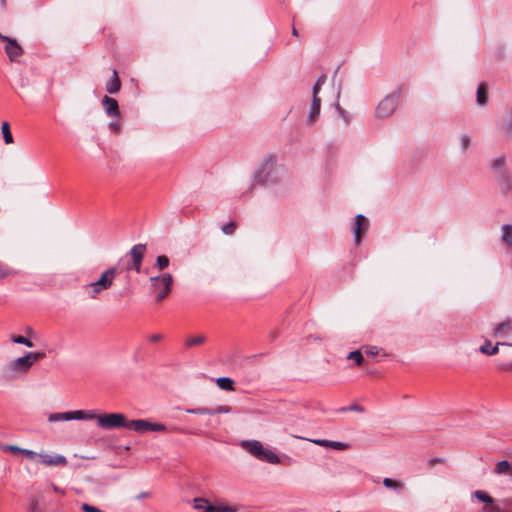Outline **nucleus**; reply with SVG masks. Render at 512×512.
Instances as JSON below:
<instances>
[{
    "label": "nucleus",
    "mask_w": 512,
    "mask_h": 512,
    "mask_svg": "<svg viewBox=\"0 0 512 512\" xmlns=\"http://www.w3.org/2000/svg\"><path fill=\"white\" fill-rule=\"evenodd\" d=\"M102 105L108 116L114 118L120 117L119 105L116 99L104 96L102 99Z\"/></svg>",
    "instance_id": "12"
},
{
    "label": "nucleus",
    "mask_w": 512,
    "mask_h": 512,
    "mask_svg": "<svg viewBox=\"0 0 512 512\" xmlns=\"http://www.w3.org/2000/svg\"><path fill=\"white\" fill-rule=\"evenodd\" d=\"M117 275V268L111 267L102 272L100 278L91 282L83 287L84 291L88 294L90 299H97L98 295L111 288Z\"/></svg>",
    "instance_id": "3"
},
{
    "label": "nucleus",
    "mask_w": 512,
    "mask_h": 512,
    "mask_svg": "<svg viewBox=\"0 0 512 512\" xmlns=\"http://www.w3.org/2000/svg\"><path fill=\"white\" fill-rule=\"evenodd\" d=\"M348 359L354 360L356 365H361L363 362L362 353L359 350L352 351L348 354Z\"/></svg>",
    "instance_id": "37"
},
{
    "label": "nucleus",
    "mask_w": 512,
    "mask_h": 512,
    "mask_svg": "<svg viewBox=\"0 0 512 512\" xmlns=\"http://www.w3.org/2000/svg\"><path fill=\"white\" fill-rule=\"evenodd\" d=\"M236 228V222L230 221L229 223L222 225L221 230L226 235H232L235 232Z\"/></svg>",
    "instance_id": "36"
},
{
    "label": "nucleus",
    "mask_w": 512,
    "mask_h": 512,
    "mask_svg": "<svg viewBox=\"0 0 512 512\" xmlns=\"http://www.w3.org/2000/svg\"><path fill=\"white\" fill-rule=\"evenodd\" d=\"M401 97V88L393 91L391 94L385 96L377 105L375 109V116L378 119H386L391 117L396 111L399 100Z\"/></svg>",
    "instance_id": "6"
},
{
    "label": "nucleus",
    "mask_w": 512,
    "mask_h": 512,
    "mask_svg": "<svg viewBox=\"0 0 512 512\" xmlns=\"http://www.w3.org/2000/svg\"><path fill=\"white\" fill-rule=\"evenodd\" d=\"M511 331H512V320L511 319H507L506 321L498 324L494 328V335L495 336H501V335H504V334H508Z\"/></svg>",
    "instance_id": "21"
},
{
    "label": "nucleus",
    "mask_w": 512,
    "mask_h": 512,
    "mask_svg": "<svg viewBox=\"0 0 512 512\" xmlns=\"http://www.w3.org/2000/svg\"><path fill=\"white\" fill-rule=\"evenodd\" d=\"M501 238L509 248H512V224L501 226Z\"/></svg>",
    "instance_id": "19"
},
{
    "label": "nucleus",
    "mask_w": 512,
    "mask_h": 512,
    "mask_svg": "<svg viewBox=\"0 0 512 512\" xmlns=\"http://www.w3.org/2000/svg\"><path fill=\"white\" fill-rule=\"evenodd\" d=\"M499 184L504 193H508L512 190V180L510 174L507 171H503L499 176Z\"/></svg>",
    "instance_id": "18"
},
{
    "label": "nucleus",
    "mask_w": 512,
    "mask_h": 512,
    "mask_svg": "<svg viewBox=\"0 0 512 512\" xmlns=\"http://www.w3.org/2000/svg\"><path fill=\"white\" fill-rule=\"evenodd\" d=\"M512 464L509 463L507 460H502L496 464L494 472L496 474L502 475V474H509L511 471Z\"/></svg>",
    "instance_id": "26"
},
{
    "label": "nucleus",
    "mask_w": 512,
    "mask_h": 512,
    "mask_svg": "<svg viewBox=\"0 0 512 512\" xmlns=\"http://www.w3.org/2000/svg\"><path fill=\"white\" fill-rule=\"evenodd\" d=\"M499 345L512 346L510 343L498 342L495 346H492L491 341L486 340L483 345L480 346L479 350L481 353L486 355H495L498 353Z\"/></svg>",
    "instance_id": "16"
},
{
    "label": "nucleus",
    "mask_w": 512,
    "mask_h": 512,
    "mask_svg": "<svg viewBox=\"0 0 512 512\" xmlns=\"http://www.w3.org/2000/svg\"><path fill=\"white\" fill-rule=\"evenodd\" d=\"M278 180L276 158L273 155L266 156L257 170L254 172L253 181L258 185L273 184Z\"/></svg>",
    "instance_id": "2"
},
{
    "label": "nucleus",
    "mask_w": 512,
    "mask_h": 512,
    "mask_svg": "<svg viewBox=\"0 0 512 512\" xmlns=\"http://www.w3.org/2000/svg\"><path fill=\"white\" fill-rule=\"evenodd\" d=\"M120 88H121V82L118 77L117 71L114 69L111 80L109 82H107V84H106V91L109 94H115L120 90Z\"/></svg>",
    "instance_id": "17"
},
{
    "label": "nucleus",
    "mask_w": 512,
    "mask_h": 512,
    "mask_svg": "<svg viewBox=\"0 0 512 512\" xmlns=\"http://www.w3.org/2000/svg\"><path fill=\"white\" fill-rule=\"evenodd\" d=\"M206 341V337L204 335L191 336L186 339V346L188 348L198 346L203 344Z\"/></svg>",
    "instance_id": "28"
},
{
    "label": "nucleus",
    "mask_w": 512,
    "mask_h": 512,
    "mask_svg": "<svg viewBox=\"0 0 512 512\" xmlns=\"http://www.w3.org/2000/svg\"><path fill=\"white\" fill-rule=\"evenodd\" d=\"M341 411H355V412H364V408L358 404H352L348 407H343Z\"/></svg>",
    "instance_id": "42"
},
{
    "label": "nucleus",
    "mask_w": 512,
    "mask_h": 512,
    "mask_svg": "<svg viewBox=\"0 0 512 512\" xmlns=\"http://www.w3.org/2000/svg\"><path fill=\"white\" fill-rule=\"evenodd\" d=\"M477 103L480 106H484L488 102V91L484 83L479 84L477 88Z\"/></svg>",
    "instance_id": "22"
},
{
    "label": "nucleus",
    "mask_w": 512,
    "mask_h": 512,
    "mask_svg": "<svg viewBox=\"0 0 512 512\" xmlns=\"http://www.w3.org/2000/svg\"><path fill=\"white\" fill-rule=\"evenodd\" d=\"M3 138L6 144H11L13 142V136L10 131V126L7 122H4L1 127Z\"/></svg>",
    "instance_id": "32"
},
{
    "label": "nucleus",
    "mask_w": 512,
    "mask_h": 512,
    "mask_svg": "<svg viewBox=\"0 0 512 512\" xmlns=\"http://www.w3.org/2000/svg\"><path fill=\"white\" fill-rule=\"evenodd\" d=\"M241 447L258 459H260L264 449L262 443L257 440H244L241 442Z\"/></svg>",
    "instance_id": "13"
},
{
    "label": "nucleus",
    "mask_w": 512,
    "mask_h": 512,
    "mask_svg": "<svg viewBox=\"0 0 512 512\" xmlns=\"http://www.w3.org/2000/svg\"><path fill=\"white\" fill-rule=\"evenodd\" d=\"M0 6L2 8H5L6 7V0H0Z\"/></svg>",
    "instance_id": "56"
},
{
    "label": "nucleus",
    "mask_w": 512,
    "mask_h": 512,
    "mask_svg": "<svg viewBox=\"0 0 512 512\" xmlns=\"http://www.w3.org/2000/svg\"><path fill=\"white\" fill-rule=\"evenodd\" d=\"M150 292L156 295V301H163L171 292L173 286V277L170 273H163L151 276Z\"/></svg>",
    "instance_id": "5"
},
{
    "label": "nucleus",
    "mask_w": 512,
    "mask_h": 512,
    "mask_svg": "<svg viewBox=\"0 0 512 512\" xmlns=\"http://www.w3.org/2000/svg\"><path fill=\"white\" fill-rule=\"evenodd\" d=\"M473 496L475 498H477L478 500L489 504V506L494 504V499L485 491L476 490V491L473 492Z\"/></svg>",
    "instance_id": "27"
},
{
    "label": "nucleus",
    "mask_w": 512,
    "mask_h": 512,
    "mask_svg": "<svg viewBox=\"0 0 512 512\" xmlns=\"http://www.w3.org/2000/svg\"><path fill=\"white\" fill-rule=\"evenodd\" d=\"M194 503H195L194 508L196 510H202V509L204 510L206 507L204 504L207 503V501L203 498H195Z\"/></svg>",
    "instance_id": "44"
},
{
    "label": "nucleus",
    "mask_w": 512,
    "mask_h": 512,
    "mask_svg": "<svg viewBox=\"0 0 512 512\" xmlns=\"http://www.w3.org/2000/svg\"><path fill=\"white\" fill-rule=\"evenodd\" d=\"M145 251H146L145 244H136L131 248V250L129 252V254L133 260L132 268H134L136 270V272H140V270H141V265H142Z\"/></svg>",
    "instance_id": "11"
},
{
    "label": "nucleus",
    "mask_w": 512,
    "mask_h": 512,
    "mask_svg": "<svg viewBox=\"0 0 512 512\" xmlns=\"http://www.w3.org/2000/svg\"><path fill=\"white\" fill-rule=\"evenodd\" d=\"M511 505H512V499L506 498V499H503L501 501V506L502 507H506L508 509V507L511 506Z\"/></svg>",
    "instance_id": "50"
},
{
    "label": "nucleus",
    "mask_w": 512,
    "mask_h": 512,
    "mask_svg": "<svg viewBox=\"0 0 512 512\" xmlns=\"http://www.w3.org/2000/svg\"><path fill=\"white\" fill-rule=\"evenodd\" d=\"M259 460L266 461L271 464H277L279 463L280 459L277 454H275L271 450L263 449V453L261 454V457Z\"/></svg>",
    "instance_id": "25"
},
{
    "label": "nucleus",
    "mask_w": 512,
    "mask_h": 512,
    "mask_svg": "<svg viewBox=\"0 0 512 512\" xmlns=\"http://www.w3.org/2000/svg\"><path fill=\"white\" fill-rule=\"evenodd\" d=\"M506 130L509 133L512 132V117H511V120L506 123Z\"/></svg>",
    "instance_id": "52"
},
{
    "label": "nucleus",
    "mask_w": 512,
    "mask_h": 512,
    "mask_svg": "<svg viewBox=\"0 0 512 512\" xmlns=\"http://www.w3.org/2000/svg\"><path fill=\"white\" fill-rule=\"evenodd\" d=\"M54 491L55 492H60V489L57 486H54Z\"/></svg>",
    "instance_id": "57"
},
{
    "label": "nucleus",
    "mask_w": 512,
    "mask_h": 512,
    "mask_svg": "<svg viewBox=\"0 0 512 512\" xmlns=\"http://www.w3.org/2000/svg\"><path fill=\"white\" fill-rule=\"evenodd\" d=\"M23 448L17 447V446H8L7 450L13 452V453H21Z\"/></svg>",
    "instance_id": "51"
},
{
    "label": "nucleus",
    "mask_w": 512,
    "mask_h": 512,
    "mask_svg": "<svg viewBox=\"0 0 512 512\" xmlns=\"http://www.w3.org/2000/svg\"><path fill=\"white\" fill-rule=\"evenodd\" d=\"M383 485L386 488L394 489V490H402L404 488V484L397 482L391 478H384Z\"/></svg>",
    "instance_id": "33"
},
{
    "label": "nucleus",
    "mask_w": 512,
    "mask_h": 512,
    "mask_svg": "<svg viewBox=\"0 0 512 512\" xmlns=\"http://www.w3.org/2000/svg\"><path fill=\"white\" fill-rule=\"evenodd\" d=\"M11 341L13 343H16V344L25 345V346H27L29 348L34 346L33 342L30 339H28V338H26V337H24L22 335L12 336L11 337Z\"/></svg>",
    "instance_id": "34"
},
{
    "label": "nucleus",
    "mask_w": 512,
    "mask_h": 512,
    "mask_svg": "<svg viewBox=\"0 0 512 512\" xmlns=\"http://www.w3.org/2000/svg\"><path fill=\"white\" fill-rule=\"evenodd\" d=\"M368 226H369V222L364 215L358 214L355 217L354 237H355V243L357 245L361 241V232L367 231Z\"/></svg>",
    "instance_id": "14"
},
{
    "label": "nucleus",
    "mask_w": 512,
    "mask_h": 512,
    "mask_svg": "<svg viewBox=\"0 0 512 512\" xmlns=\"http://www.w3.org/2000/svg\"><path fill=\"white\" fill-rule=\"evenodd\" d=\"M28 511L29 512H45L41 506H40V499L35 497V496H31L29 497V507H28Z\"/></svg>",
    "instance_id": "30"
},
{
    "label": "nucleus",
    "mask_w": 512,
    "mask_h": 512,
    "mask_svg": "<svg viewBox=\"0 0 512 512\" xmlns=\"http://www.w3.org/2000/svg\"><path fill=\"white\" fill-rule=\"evenodd\" d=\"M27 356H29V360L31 361V364L33 365L38 360L43 359L45 357V353H42V352H28Z\"/></svg>",
    "instance_id": "39"
},
{
    "label": "nucleus",
    "mask_w": 512,
    "mask_h": 512,
    "mask_svg": "<svg viewBox=\"0 0 512 512\" xmlns=\"http://www.w3.org/2000/svg\"><path fill=\"white\" fill-rule=\"evenodd\" d=\"M309 441H311L312 443H314L318 446L332 448L335 450H345L349 446L347 443H344V442L332 441V440H326V439H309Z\"/></svg>",
    "instance_id": "15"
},
{
    "label": "nucleus",
    "mask_w": 512,
    "mask_h": 512,
    "mask_svg": "<svg viewBox=\"0 0 512 512\" xmlns=\"http://www.w3.org/2000/svg\"><path fill=\"white\" fill-rule=\"evenodd\" d=\"M0 39H1L2 41H5V42H6V41L9 39V37H8V36H5V35H2V34L0 33Z\"/></svg>",
    "instance_id": "54"
},
{
    "label": "nucleus",
    "mask_w": 512,
    "mask_h": 512,
    "mask_svg": "<svg viewBox=\"0 0 512 512\" xmlns=\"http://www.w3.org/2000/svg\"><path fill=\"white\" fill-rule=\"evenodd\" d=\"M460 148L463 152H466L471 145V137L467 133H462L459 136Z\"/></svg>",
    "instance_id": "31"
},
{
    "label": "nucleus",
    "mask_w": 512,
    "mask_h": 512,
    "mask_svg": "<svg viewBox=\"0 0 512 512\" xmlns=\"http://www.w3.org/2000/svg\"><path fill=\"white\" fill-rule=\"evenodd\" d=\"M202 512H237V509L226 505H207Z\"/></svg>",
    "instance_id": "23"
},
{
    "label": "nucleus",
    "mask_w": 512,
    "mask_h": 512,
    "mask_svg": "<svg viewBox=\"0 0 512 512\" xmlns=\"http://www.w3.org/2000/svg\"><path fill=\"white\" fill-rule=\"evenodd\" d=\"M86 412L92 415V418H88V420H96L97 425L104 430L126 428L138 433H145L148 431L164 432L167 429L164 424L153 423L147 419L129 421L123 413H105L98 415L93 410H86Z\"/></svg>",
    "instance_id": "1"
},
{
    "label": "nucleus",
    "mask_w": 512,
    "mask_h": 512,
    "mask_svg": "<svg viewBox=\"0 0 512 512\" xmlns=\"http://www.w3.org/2000/svg\"><path fill=\"white\" fill-rule=\"evenodd\" d=\"M149 496V493L147 492H142L140 493L139 495H137V499H141V498H144V497H148Z\"/></svg>",
    "instance_id": "53"
},
{
    "label": "nucleus",
    "mask_w": 512,
    "mask_h": 512,
    "mask_svg": "<svg viewBox=\"0 0 512 512\" xmlns=\"http://www.w3.org/2000/svg\"><path fill=\"white\" fill-rule=\"evenodd\" d=\"M109 129H110L111 132H113L115 134H119L120 133L121 125L119 123V118H115V120H112L109 123Z\"/></svg>",
    "instance_id": "40"
},
{
    "label": "nucleus",
    "mask_w": 512,
    "mask_h": 512,
    "mask_svg": "<svg viewBox=\"0 0 512 512\" xmlns=\"http://www.w3.org/2000/svg\"><path fill=\"white\" fill-rule=\"evenodd\" d=\"M169 263V258L166 255H160L156 258L154 268L163 271L169 266Z\"/></svg>",
    "instance_id": "29"
},
{
    "label": "nucleus",
    "mask_w": 512,
    "mask_h": 512,
    "mask_svg": "<svg viewBox=\"0 0 512 512\" xmlns=\"http://www.w3.org/2000/svg\"><path fill=\"white\" fill-rule=\"evenodd\" d=\"M7 44L5 46V52L11 62H17L18 58L23 55V48L19 45V43L10 38L6 41Z\"/></svg>",
    "instance_id": "10"
},
{
    "label": "nucleus",
    "mask_w": 512,
    "mask_h": 512,
    "mask_svg": "<svg viewBox=\"0 0 512 512\" xmlns=\"http://www.w3.org/2000/svg\"><path fill=\"white\" fill-rule=\"evenodd\" d=\"M484 511H486V512H511L509 509H507L506 507H502L499 504H497V505L492 504L491 506H486V507H484Z\"/></svg>",
    "instance_id": "38"
},
{
    "label": "nucleus",
    "mask_w": 512,
    "mask_h": 512,
    "mask_svg": "<svg viewBox=\"0 0 512 512\" xmlns=\"http://www.w3.org/2000/svg\"><path fill=\"white\" fill-rule=\"evenodd\" d=\"M218 387L222 390L233 391L234 381L229 377H220L216 381Z\"/></svg>",
    "instance_id": "24"
},
{
    "label": "nucleus",
    "mask_w": 512,
    "mask_h": 512,
    "mask_svg": "<svg viewBox=\"0 0 512 512\" xmlns=\"http://www.w3.org/2000/svg\"><path fill=\"white\" fill-rule=\"evenodd\" d=\"M336 512H340V511H336Z\"/></svg>",
    "instance_id": "60"
},
{
    "label": "nucleus",
    "mask_w": 512,
    "mask_h": 512,
    "mask_svg": "<svg viewBox=\"0 0 512 512\" xmlns=\"http://www.w3.org/2000/svg\"><path fill=\"white\" fill-rule=\"evenodd\" d=\"M27 333H32V329H31V328H29V329L27 330Z\"/></svg>",
    "instance_id": "59"
},
{
    "label": "nucleus",
    "mask_w": 512,
    "mask_h": 512,
    "mask_svg": "<svg viewBox=\"0 0 512 512\" xmlns=\"http://www.w3.org/2000/svg\"><path fill=\"white\" fill-rule=\"evenodd\" d=\"M230 412H231V408L229 406H226V405H220V406L212 409V415H215V414H227V413H230Z\"/></svg>",
    "instance_id": "41"
},
{
    "label": "nucleus",
    "mask_w": 512,
    "mask_h": 512,
    "mask_svg": "<svg viewBox=\"0 0 512 512\" xmlns=\"http://www.w3.org/2000/svg\"><path fill=\"white\" fill-rule=\"evenodd\" d=\"M326 80L327 76L325 74H321L312 87V99L306 116V124L310 127L319 119L321 111V98L319 97V92L321 87L326 83Z\"/></svg>",
    "instance_id": "4"
},
{
    "label": "nucleus",
    "mask_w": 512,
    "mask_h": 512,
    "mask_svg": "<svg viewBox=\"0 0 512 512\" xmlns=\"http://www.w3.org/2000/svg\"><path fill=\"white\" fill-rule=\"evenodd\" d=\"M82 510L85 511V512H103L102 510H100L99 508L97 507H94V506H91L89 504H86L84 503L82 505Z\"/></svg>",
    "instance_id": "45"
},
{
    "label": "nucleus",
    "mask_w": 512,
    "mask_h": 512,
    "mask_svg": "<svg viewBox=\"0 0 512 512\" xmlns=\"http://www.w3.org/2000/svg\"><path fill=\"white\" fill-rule=\"evenodd\" d=\"M92 415L88 414L86 410H74L67 412L52 413L48 416L49 422L71 421V420H88Z\"/></svg>",
    "instance_id": "8"
},
{
    "label": "nucleus",
    "mask_w": 512,
    "mask_h": 512,
    "mask_svg": "<svg viewBox=\"0 0 512 512\" xmlns=\"http://www.w3.org/2000/svg\"><path fill=\"white\" fill-rule=\"evenodd\" d=\"M21 454H23L24 456H26L29 459H35L36 457L39 458V454L40 453H37V452H35L33 450H29V449H24L23 448L22 451H21Z\"/></svg>",
    "instance_id": "43"
},
{
    "label": "nucleus",
    "mask_w": 512,
    "mask_h": 512,
    "mask_svg": "<svg viewBox=\"0 0 512 512\" xmlns=\"http://www.w3.org/2000/svg\"><path fill=\"white\" fill-rule=\"evenodd\" d=\"M185 411L190 414L212 415V408L198 407V408L186 409Z\"/></svg>",
    "instance_id": "35"
},
{
    "label": "nucleus",
    "mask_w": 512,
    "mask_h": 512,
    "mask_svg": "<svg viewBox=\"0 0 512 512\" xmlns=\"http://www.w3.org/2000/svg\"><path fill=\"white\" fill-rule=\"evenodd\" d=\"M163 339V335L162 334H159V333H156V334H152L149 336V340L151 342H159Z\"/></svg>",
    "instance_id": "48"
},
{
    "label": "nucleus",
    "mask_w": 512,
    "mask_h": 512,
    "mask_svg": "<svg viewBox=\"0 0 512 512\" xmlns=\"http://www.w3.org/2000/svg\"><path fill=\"white\" fill-rule=\"evenodd\" d=\"M505 164V157L504 156H501L499 158H497L495 161H494V167L495 168H499V167H502L504 166Z\"/></svg>",
    "instance_id": "47"
},
{
    "label": "nucleus",
    "mask_w": 512,
    "mask_h": 512,
    "mask_svg": "<svg viewBox=\"0 0 512 512\" xmlns=\"http://www.w3.org/2000/svg\"><path fill=\"white\" fill-rule=\"evenodd\" d=\"M508 475L512 478V467H511V471L509 472Z\"/></svg>",
    "instance_id": "58"
},
{
    "label": "nucleus",
    "mask_w": 512,
    "mask_h": 512,
    "mask_svg": "<svg viewBox=\"0 0 512 512\" xmlns=\"http://www.w3.org/2000/svg\"><path fill=\"white\" fill-rule=\"evenodd\" d=\"M500 369H502L504 371L512 370V362L500 364Z\"/></svg>",
    "instance_id": "49"
},
{
    "label": "nucleus",
    "mask_w": 512,
    "mask_h": 512,
    "mask_svg": "<svg viewBox=\"0 0 512 512\" xmlns=\"http://www.w3.org/2000/svg\"><path fill=\"white\" fill-rule=\"evenodd\" d=\"M39 462L46 466H65L67 459L65 456L60 454H39Z\"/></svg>",
    "instance_id": "9"
},
{
    "label": "nucleus",
    "mask_w": 512,
    "mask_h": 512,
    "mask_svg": "<svg viewBox=\"0 0 512 512\" xmlns=\"http://www.w3.org/2000/svg\"><path fill=\"white\" fill-rule=\"evenodd\" d=\"M340 92L337 93V100L334 104V108L339 116L346 124H349L351 121V115L348 111H346L339 103Z\"/></svg>",
    "instance_id": "20"
},
{
    "label": "nucleus",
    "mask_w": 512,
    "mask_h": 512,
    "mask_svg": "<svg viewBox=\"0 0 512 512\" xmlns=\"http://www.w3.org/2000/svg\"><path fill=\"white\" fill-rule=\"evenodd\" d=\"M292 35H294L296 37L298 36V31L295 27L292 28Z\"/></svg>",
    "instance_id": "55"
},
{
    "label": "nucleus",
    "mask_w": 512,
    "mask_h": 512,
    "mask_svg": "<svg viewBox=\"0 0 512 512\" xmlns=\"http://www.w3.org/2000/svg\"><path fill=\"white\" fill-rule=\"evenodd\" d=\"M32 367L31 361L29 360V356L25 354L24 356L18 357L11 361L6 369L10 373V378H16L19 375L26 373Z\"/></svg>",
    "instance_id": "7"
},
{
    "label": "nucleus",
    "mask_w": 512,
    "mask_h": 512,
    "mask_svg": "<svg viewBox=\"0 0 512 512\" xmlns=\"http://www.w3.org/2000/svg\"><path fill=\"white\" fill-rule=\"evenodd\" d=\"M365 353L369 356H376L379 353V350L376 346H368L365 350Z\"/></svg>",
    "instance_id": "46"
}]
</instances>
